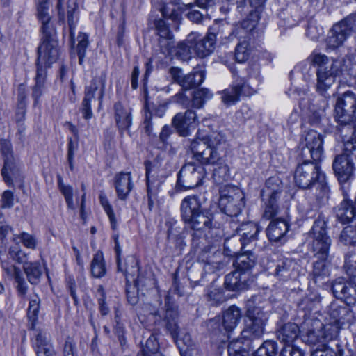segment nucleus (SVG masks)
<instances>
[{
    "instance_id": "nucleus-61",
    "label": "nucleus",
    "mask_w": 356,
    "mask_h": 356,
    "mask_svg": "<svg viewBox=\"0 0 356 356\" xmlns=\"http://www.w3.org/2000/svg\"><path fill=\"white\" fill-rule=\"evenodd\" d=\"M346 126L348 129L353 131V135L350 139L344 142L343 151L350 154L353 152L356 151V128L353 127L352 125Z\"/></svg>"
},
{
    "instance_id": "nucleus-18",
    "label": "nucleus",
    "mask_w": 356,
    "mask_h": 356,
    "mask_svg": "<svg viewBox=\"0 0 356 356\" xmlns=\"http://www.w3.org/2000/svg\"><path fill=\"white\" fill-rule=\"evenodd\" d=\"M253 281L252 275L234 268L233 271L225 275L224 286L229 291H241L249 289Z\"/></svg>"
},
{
    "instance_id": "nucleus-37",
    "label": "nucleus",
    "mask_w": 356,
    "mask_h": 356,
    "mask_svg": "<svg viewBox=\"0 0 356 356\" xmlns=\"http://www.w3.org/2000/svg\"><path fill=\"white\" fill-rule=\"evenodd\" d=\"M77 8V4L75 0H68L67 3V17L70 30V35L72 39L75 36L74 29L78 20V18L76 15Z\"/></svg>"
},
{
    "instance_id": "nucleus-7",
    "label": "nucleus",
    "mask_w": 356,
    "mask_h": 356,
    "mask_svg": "<svg viewBox=\"0 0 356 356\" xmlns=\"http://www.w3.org/2000/svg\"><path fill=\"white\" fill-rule=\"evenodd\" d=\"M12 228L8 225H1L0 227V260L1 266L6 275L13 278L17 283V292L22 298H26L28 285L24 280L21 270L13 264H10L7 261L3 260V257L6 252V236L11 231Z\"/></svg>"
},
{
    "instance_id": "nucleus-11",
    "label": "nucleus",
    "mask_w": 356,
    "mask_h": 356,
    "mask_svg": "<svg viewBox=\"0 0 356 356\" xmlns=\"http://www.w3.org/2000/svg\"><path fill=\"white\" fill-rule=\"evenodd\" d=\"M355 30L356 15H350L332 26L326 39L327 48L333 50L342 46Z\"/></svg>"
},
{
    "instance_id": "nucleus-9",
    "label": "nucleus",
    "mask_w": 356,
    "mask_h": 356,
    "mask_svg": "<svg viewBox=\"0 0 356 356\" xmlns=\"http://www.w3.org/2000/svg\"><path fill=\"white\" fill-rule=\"evenodd\" d=\"M282 191L281 179L277 177H270L266 181L264 188L261 190V197L265 204L263 216L267 219L273 218L278 211L277 200Z\"/></svg>"
},
{
    "instance_id": "nucleus-64",
    "label": "nucleus",
    "mask_w": 356,
    "mask_h": 356,
    "mask_svg": "<svg viewBox=\"0 0 356 356\" xmlns=\"http://www.w3.org/2000/svg\"><path fill=\"white\" fill-rule=\"evenodd\" d=\"M344 268L352 281L356 282V261L353 262L349 258H346Z\"/></svg>"
},
{
    "instance_id": "nucleus-26",
    "label": "nucleus",
    "mask_w": 356,
    "mask_h": 356,
    "mask_svg": "<svg viewBox=\"0 0 356 356\" xmlns=\"http://www.w3.org/2000/svg\"><path fill=\"white\" fill-rule=\"evenodd\" d=\"M157 34L161 38L159 44L163 53L171 52L173 46V35L163 19L155 22Z\"/></svg>"
},
{
    "instance_id": "nucleus-39",
    "label": "nucleus",
    "mask_w": 356,
    "mask_h": 356,
    "mask_svg": "<svg viewBox=\"0 0 356 356\" xmlns=\"http://www.w3.org/2000/svg\"><path fill=\"white\" fill-rule=\"evenodd\" d=\"M167 53H174L180 59L183 60H188L194 54L193 47V45H191V44H188L186 39L184 41L178 43L176 47H175V46L173 45L172 48V51Z\"/></svg>"
},
{
    "instance_id": "nucleus-49",
    "label": "nucleus",
    "mask_w": 356,
    "mask_h": 356,
    "mask_svg": "<svg viewBox=\"0 0 356 356\" xmlns=\"http://www.w3.org/2000/svg\"><path fill=\"white\" fill-rule=\"evenodd\" d=\"M294 265V262L290 259H286L282 261L281 264H277L276 267V275L282 279L291 277Z\"/></svg>"
},
{
    "instance_id": "nucleus-45",
    "label": "nucleus",
    "mask_w": 356,
    "mask_h": 356,
    "mask_svg": "<svg viewBox=\"0 0 356 356\" xmlns=\"http://www.w3.org/2000/svg\"><path fill=\"white\" fill-rule=\"evenodd\" d=\"M57 178L59 190L65 197L67 207L72 210L75 209V206L73 202L72 187L70 185L65 184L60 175H58Z\"/></svg>"
},
{
    "instance_id": "nucleus-36",
    "label": "nucleus",
    "mask_w": 356,
    "mask_h": 356,
    "mask_svg": "<svg viewBox=\"0 0 356 356\" xmlns=\"http://www.w3.org/2000/svg\"><path fill=\"white\" fill-rule=\"evenodd\" d=\"M90 270L92 276L100 278L106 275V268L102 252H97L94 254L90 264Z\"/></svg>"
},
{
    "instance_id": "nucleus-22",
    "label": "nucleus",
    "mask_w": 356,
    "mask_h": 356,
    "mask_svg": "<svg viewBox=\"0 0 356 356\" xmlns=\"http://www.w3.org/2000/svg\"><path fill=\"white\" fill-rule=\"evenodd\" d=\"M255 91V89L250 88L249 83H238L222 91L221 99L225 104L229 106L237 102L241 95H249Z\"/></svg>"
},
{
    "instance_id": "nucleus-56",
    "label": "nucleus",
    "mask_w": 356,
    "mask_h": 356,
    "mask_svg": "<svg viewBox=\"0 0 356 356\" xmlns=\"http://www.w3.org/2000/svg\"><path fill=\"white\" fill-rule=\"evenodd\" d=\"M348 282L344 281V279L342 277H339L334 280L332 283V290L334 296L340 299L341 297L344 296L343 291H346V286Z\"/></svg>"
},
{
    "instance_id": "nucleus-28",
    "label": "nucleus",
    "mask_w": 356,
    "mask_h": 356,
    "mask_svg": "<svg viewBox=\"0 0 356 356\" xmlns=\"http://www.w3.org/2000/svg\"><path fill=\"white\" fill-rule=\"evenodd\" d=\"M115 188L119 199L125 200L133 188L131 174L120 172L115 177Z\"/></svg>"
},
{
    "instance_id": "nucleus-55",
    "label": "nucleus",
    "mask_w": 356,
    "mask_h": 356,
    "mask_svg": "<svg viewBox=\"0 0 356 356\" xmlns=\"http://www.w3.org/2000/svg\"><path fill=\"white\" fill-rule=\"evenodd\" d=\"M77 54L79 56V63L81 64L86 54V48L88 46V36L86 33H80L77 38Z\"/></svg>"
},
{
    "instance_id": "nucleus-62",
    "label": "nucleus",
    "mask_w": 356,
    "mask_h": 356,
    "mask_svg": "<svg viewBox=\"0 0 356 356\" xmlns=\"http://www.w3.org/2000/svg\"><path fill=\"white\" fill-rule=\"evenodd\" d=\"M245 339H242V333L241 337L232 340L228 346V355L234 356L235 353L243 350Z\"/></svg>"
},
{
    "instance_id": "nucleus-46",
    "label": "nucleus",
    "mask_w": 356,
    "mask_h": 356,
    "mask_svg": "<svg viewBox=\"0 0 356 356\" xmlns=\"http://www.w3.org/2000/svg\"><path fill=\"white\" fill-rule=\"evenodd\" d=\"M212 96V93L207 88L197 90L193 92L192 106L194 108H200L207 100L211 99Z\"/></svg>"
},
{
    "instance_id": "nucleus-30",
    "label": "nucleus",
    "mask_w": 356,
    "mask_h": 356,
    "mask_svg": "<svg viewBox=\"0 0 356 356\" xmlns=\"http://www.w3.org/2000/svg\"><path fill=\"white\" fill-rule=\"evenodd\" d=\"M289 230V224L284 219L272 220L267 229V236L270 241H278L282 238Z\"/></svg>"
},
{
    "instance_id": "nucleus-12",
    "label": "nucleus",
    "mask_w": 356,
    "mask_h": 356,
    "mask_svg": "<svg viewBox=\"0 0 356 356\" xmlns=\"http://www.w3.org/2000/svg\"><path fill=\"white\" fill-rule=\"evenodd\" d=\"M206 175L203 165L194 163H186L179 172L177 187L183 191L197 187L203 183Z\"/></svg>"
},
{
    "instance_id": "nucleus-57",
    "label": "nucleus",
    "mask_w": 356,
    "mask_h": 356,
    "mask_svg": "<svg viewBox=\"0 0 356 356\" xmlns=\"http://www.w3.org/2000/svg\"><path fill=\"white\" fill-rule=\"evenodd\" d=\"M97 292L100 296L97 300L99 311L102 316H105L108 314L110 309L106 302V293L102 286H98Z\"/></svg>"
},
{
    "instance_id": "nucleus-48",
    "label": "nucleus",
    "mask_w": 356,
    "mask_h": 356,
    "mask_svg": "<svg viewBox=\"0 0 356 356\" xmlns=\"http://www.w3.org/2000/svg\"><path fill=\"white\" fill-rule=\"evenodd\" d=\"M277 349V344L275 341H266L254 353L253 356H275Z\"/></svg>"
},
{
    "instance_id": "nucleus-23",
    "label": "nucleus",
    "mask_w": 356,
    "mask_h": 356,
    "mask_svg": "<svg viewBox=\"0 0 356 356\" xmlns=\"http://www.w3.org/2000/svg\"><path fill=\"white\" fill-rule=\"evenodd\" d=\"M196 120V114L192 110H187L185 113H179L172 119V124L181 136L190 134V129L193 127Z\"/></svg>"
},
{
    "instance_id": "nucleus-15",
    "label": "nucleus",
    "mask_w": 356,
    "mask_h": 356,
    "mask_svg": "<svg viewBox=\"0 0 356 356\" xmlns=\"http://www.w3.org/2000/svg\"><path fill=\"white\" fill-rule=\"evenodd\" d=\"M323 138L316 131L311 130L301 143L300 156L304 159L318 161L323 154Z\"/></svg>"
},
{
    "instance_id": "nucleus-6",
    "label": "nucleus",
    "mask_w": 356,
    "mask_h": 356,
    "mask_svg": "<svg viewBox=\"0 0 356 356\" xmlns=\"http://www.w3.org/2000/svg\"><path fill=\"white\" fill-rule=\"evenodd\" d=\"M245 326L242 330L244 337L253 336L260 339L264 332V326L268 320V313L264 307L257 302L255 298L249 299L246 302Z\"/></svg>"
},
{
    "instance_id": "nucleus-58",
    "label": "nucleus",
    "mask_w": 356,
    "mask_h": 356,
    "mask_svg": "<svg viewBox=\"0 0 356 356\" xmlns=\"http://www.w3.org/2000/svg\"><path fill=\"white\" fill-rule=\"evenodd\" d=\"M204 138L208 142L209 146L216 150L218 146L220 145L225 141L224 135L220 132H213Z\"/></svg>"
},
{
    "instance_id": "nucleus-63",
    "label": "nucleus",
    "mask_w": 356,
    "mask_h": 356,
    "mask_svg": "<svg viewBox=\"0 0 356 356\" xmlns=\"http://www.w3.org/2000/svg\"><path fill=\"white\" fill-rule=\"evenodd\" d=\"M341 350L338 346L337 350H335L328 346L325 348L314 350L311 356H341Z\"/></svg>"
},
{
    "instance_id": "nucleus-20",
    "label": "nucleus",
    "mask_w": 356,
    "mask_h": 356,
    "mask_svg": "<svg viewBox=\"0 0 356 356\" xmlns=\"http://www.w3.org/2000/svg\"><path fill=\"white\" fill-rule=\"evenodd\" d=\"M333 170L340 183L348 181L353 175V163L348 152L338 155L333 162Z\"/></svg>"
},
{
    "instance_id": "nucleus-59",
    "label": "nucleus",
    "mask_w": 356,
    "mask_h": 356,
    "mask_svg": "<svg viewBox=\"0 0 356 356\" xmlns=\"http://www.w3.org/2000/svg\"><path fill=\"white\" fill-rule=\"evenodd\" d=\"M8 255L13 260L17 263L24 264V262H26L25 259L26 258V254L19 246L10 247L8 250Z\"/></svg>"
},
{
    "instance_id": "nucleus-52",
    "label": "nucleus",
    "mask_w": 356,
    "mask_h": 356,
    "mask_svg": "<svg viewBox=\"0 0 356 356\" xmlns=\"http://www.w3.org/2000/svg\"><path fill=\"white\" fill-rule=\"evenodd\" d=\"M99 201L101 205L103 207L105 212L108 215L109 218V220L111 225V228L113 230H115L117 229V220L115 216V213L113 211L112 207L110 205L108 200L104 193H101L99 195Z\"/></svg>"
},
{
    "instance_id": "nucleus-60",
    "label": "nucleus",
    "mask_w": 356,
    "mask_h": 356,
    "mask_svg": "<svg viewBox=\"0 0 356 356\" xmlns=\"http://www.w3.org/2000/svg\"><path fill=\"white\" fill-rule=\"evenodd\" d=\"M344 296L340 299L344 300L347 304H353L356 302V285L353 283L348 282L346 291L343 292Z\"/></svg>"
},
{
    "instance_id": "nucleus-10",
    "label": "nucleus",
    "mask_w": 356,
    "mask_h": 356,
    "mask_svg": "<svg viewBox=\"0 0 356 356\" xmlns=\"http://www.w3.org/2000/svg\"><path fill=\"white\" fill-rule=\"evenodd\" d=\"M106 78V74L102 72L94 76L90 86L85 88L84 97L80 108V111L84 119L90 120L93 116L91 102L95 97V92L97 91H98L99 106L102 105L105 91Z\"/></svg>"
},
{
    "instance_id": "nucleus-4",
    "label": "nucleus",
    "mask_w": 356,
    "mask_h": 356,
    "mask_svg": "<svg viewBox=\"0 0 356 356\" xmlns=\"http://www.w3.org/2000/svg\"><path fill=\"white\" fill-rule=\"evenodd\" d=\"M309 59L316 70V91L327 97V90L334 84L336 77L341 74L340 63L333 58H329L325 54L313 53Z\"/></svg>"
},
{
    "instance_id": "nucleus-5",
    "label": "nucleus",
    "mask_w": 356,
    "mask_h": 356,
    "mask_svg": "<svg viewBox=\"0 0 356 356\" xmlns=\"http://www.w3.org/2000/svg\"><path fill=\"white\" fill-rule=\"evenodd\" d=\"M50 7L49 0H38L37 10L38 19L42 22V31L43 33L42 42L40 45L41 58L45 56V54L50 48L49 51L51 54V58H55L56 55V47H58V42L56 39V30L51 22V16L49 14Z\"/></svg>"
},
{
    "instance_id": "nucleus-41",
    "label": "nucleus",
    "mask_w": 356,
    "mask_h": 356,
    "mask_svg": "<svg viewBox=\"0 0 356 356\" xmlns=\"http://www.w3.org/2000/svg\"><path fill=\"white\" fill-rule=\"evenodd\" d=\"M156 3H161L163 6L160 8V11L161 12L163 16L165 18L170 19L172 21H179L180 19V15L177 11H176L175 6L172 7L168 6L169 3H175L177 0H155Z\"/></svg>"
},
{
    "instance_id": "nucleus-21",
    "label": "nucleus",
    "mask_w": 356,
    "mask_h": 356,
    "mask_svg": "<svg viewBox=\"0 0 356 356\" xmlns=\"http://www.w3.org/2000/svg\"><path fill=\"white\" fill-rule=\"evenodd\" d=\"M47 51L45 54V56L41 58L40 47H38V63H37V71L35 76V86L45 88L44 84L47 76V68L49 67L52 63L56 62L58 58V49L56 47V55L55 58H51V54L50 53V48H47Z\"/></svg>"
},
{
    "instance_id": "nucleus-35",
    "label": "nucleus",
    "mask_w": 356,
    "mask_h": 356,
    "mask_svg": "<svg viewBox=\"0 0 356 356\" xmlns=\"http://www.w3.org/2000/svg\"><path fill=\"white\" fill-rule=\"evenodd\" d=\"M23 267L29 282L34 285L39 284L43 273L41 264L37 261L24 262Z\"/></svg>"
},
{
    "instance_id": "nucleus-14",
    "label": "nucleus",
    "mask_w": 356,
    "mask_h": 356,
    "mask_svg": "<svg viewBox=\"0 0 356 356\" xmlns=\"http://www.w3.org/2000/svg\"><path fill=\"white\" fill-rule=\"evenodd\" d=\"M216 40V35L211 32H209L204 37L198 33L192 32L186 37L187 42L193 47L194 54L200 58H204L213 51Z\"/></svg>"
},
{
    "instance_id": "nucleus-24",
    "label": "nucleus",
    "mask_w": 356,
    "mask_h": 356,
    "mask_svg": "<svg viewBox=\"0 0 356 356\" xmlns=\"http://www.w3.org/2000/svg\"><path fill=\"white\" fill-rule=\"evenodd\" d=\"M180 209L181 218L186 223L196 214L203 211L200 200L195 195L187 196L184 198Z\"/></svg>"
},
{
    "instance_id": "nucleus-34",
    "label": "nucleus",
    "mask_w": 356,
    "mask_h": 356,
    "mask_svg": "<svg viewBox=\"0 0 356 356\" xmlns=\"http://www.w3.org/2000/svg\"><path fill=\"white\" fill-rule=\"evenodd\" d=\"M205 72L202 70H195L184 76L180 81V86L184 90H190L200 86L204 80Z\"/></svg>"
},
{
    "instance_id": "nucleus-13",
    "label": "nucleus",
    "mask_w": 356,
    "mask_h": 356,
    "mask_svg": "<svg viewBox=\"0 0 356 356\" xmlns=\"http://www.w3.org/2000/svg\"><path fill=\"white\" fill-rule=\"evenodd\" d=\"M1 152L3 156V166L1 175L3 181L8 186H13V180L20 176L21 163L13 155L12 145L7 140L0 142Z\"/></svg>"
},
{
    "instance_id": "nucleus-25",
    "label": "nucleus",
    "mask_w": 356,
    "mask_h": 356,
    "mask_svg": "<svg viewBox=\"0 0 356 356\" xmlns=\"http://www.w3.org/2000/svg\"><path fill=\"white\" fill-rule=\"evenodd\" d=\"M257 261V255L252 251L246 250L236 256L233 262V267L241 272L252 274V270Z\"/></svg>"
},
{
    "instance_id": "nucleus-8",
    "label": "nucleus",
    "mask_w": 356,
    "mask_h": 356,
    "mask_svg": "<svg viewBox=\"0 0 356 356\" xmlns=\"http://www.w3.org/2000/svg\"><path fill=\"white\" fill-rule=\"evenodd\" d=\"M356 96L348 91L339 97L335 104L336 121L340 125H352L356 128Z\"/></svg>"
},
{
    "instance_id": "nucleus-43",
    "label": "nucleus",
    "mask_w": 356,
    "mask_h": 356,
    "mask_svg": "<svg viewBox=\"0 0 356 356\" xmlns=\"http://www.w3.org/2000/svg\"><path fill=\"white\" fill-rule=\"evenodd\" d=\"M40 307V299L38 295H33L30 297L29 307L27 309V316L32 322V328L34 323L38 320V313Z\"/></svg>"
},
{
    "instance_id": "nucleus-47",
    "label": "nucleus",
    "mask_w": 356,
    "mask_h": 356,
    "mask_svg": "<svg viewBox=\"0 0 356 356\" xmlns=\"http://www.w3.org/2000/svg\"><path fill=\"white\" fill-rule=\"evenodd\" d=\"M339 241L344 245H355L356 243V225H348L344 227L340 234Z\"/></svg>"
},
{
    "instance_id": "nucleus-3",
    "label": "nucleus",
    "mask_w": 356,
    "mask_h": 356,
    "mask_svg": "<svg viewBox=\"0 0 356 356\" xmlns=\"http://www.w3.org/2000/svg\"><path fill=\"white\" fill-rule=\"evenodd\" d=\"M146 307L149 312V315L154 318V323L164 326L173 339L176 340L181 352L187 351L192 348L193 343L190 334H184L181 337L179 336L178 308L175 303L170 301L168 296L165 298V311L163 314L150 306Z\"/></svg>"
},
{
    "instance_id": "nucleus-32",
    "label": "nucleus",
    "mask_w": 356,
    "mask_h": 356,
    "mask_svg": "<svg viewBox=\"0 0 356 356\" xmlns=\"http://www.w3.org/2000/svg\"><path fill=\"white\" fill-rule=\"evenodd\" d=\"M241 318V309L232 305L226 309L222 316V326L227 332H232L238 325Z\"/></svg>"
},
{
    "instance_id": "nucleus-2",
    "label": "nucleus",
    "mask_w": 356,
    "mask_h": 356,
    "mask_svg": "<svg viewBox=\"0 0 356 356\" xmlns=\"http://www.w3.org/2000/svg\"><path fill=\"white\" fill-rule=\"evenodd\" d=\"M295 184L302 189L315 188V195L318 200L327 198L330 189L325 181V176L320 171L317 163L310 160L299 164L294 172Z\"/></svg>"
},
{
    "instance_id": "nucleus-29",
    "label": "nucleus",
    "mask_w": 356,
    "mask_h": 356,
    "mask_svg": "<svg viewBox=\"0 0 356 356\" xmlns=\"http://www.w3.org/2000/svg\"><path fill=\"white\" fill-rule=\"evenodd\" d=\"M115 119L118 129L121 131H127L132 123V118L130 108L123 106L118 102L114 106Z\"/></svg>"
},
{
    "instance_id": "nucleus-1",
    "label": "nucleus",
    "mask_w": 356,
    "mask_h": 356,
    "mask_svg": "<svg viewBox=\"0 0 356 356\" xmlns=\"http://www.w3.org/2000/svg\"><path fill=\"white\" fill-rule=\"evenodd\" d=\"M313 238L312 250L318 259L314 264L313 278L316 282L329 276L328 266L326 260L328 257L331 240L326 233V222L323 219H316L309 232Z\"/></svg>"
},
{
    "instance_id": "nucleus-38",
    "label": "nucleus",
    "mask_w": 356,
    "mask_h": 356,
    "mask_svg": "<svg viewBox=\"0 0 356 356\" xmlns=\"http://www.w3.org/2000/svg\"><path fill=\"white\" fill-rule=\"evenodd\" d=\"M213 165L215 166L213 169V178L214 181L218 184H220L227 181L229 176V170L228 165L224 162L223 159L220 157V161L217 162Z\"/></svg>"
},
{
    "instance_id": "nucleus-19",
    "label": "nucleus",
    "mask_w": 356,
    "mask_h": 356,
    "mask_svg": "<svg viewBox=\"0 0 356 356\" xmlns=\"http://www.w3.org/2000/svg\"><path fill=\"white\" fill-rule=\"evenodd\" d=\"M219 206L226 215L237 217L244 207L243 195L238 190L232 194H222L219 200Z\"/></svg>"
},
{
    "instance_id": "nucleus-54",
    "label": "nucleus",
    "mask_w": 356,
    "mask_h": 356,
    "mask_svg": "<svg viewBox=\"0 0 356 356\" xmlns=\"http://www.w3.org/2000/svg\"><path fill=\"white\" fill-rule=\"evenodd\" d=\"M15 238H19L23 245L31 250H35L38 245V240L36 237L28 232H23L18 235H15L14 241Z\"/></svg>"
},
{
    "instance_id": "nucleus-16",
    "label": "nucleus",
    "mask_w": 356,
    "mask_h": 356,
    "mask_svg": "<svg viewBox=\"0 0 356 356\" xmlns=\"http://www.w3.org/2000/svg\"><path fill=\"white\" fill-rule=\"evenodd\" d=\"M302 341L312 347L314 350L325 348L329 342L334 337V332L332 329H325L322 323L319 328L309 329L302 334Z\"/></svg>"
},
{
    "instance_id": "nucleus-42",
    "label": "nucleus",
    "mask_w": 356,
    "mask_h": 356,
    "mask_svg": "<svg viewBox=\"0 0 356 356\" xmlns=\"http://www.w3.org/2000/svg\"><path fill=\"white\" fill-rule=\"evenodd\" d=\"M196 160L202 165H215L217 162L220 161V156L216 149L209 147Z\"/></svg>"
},
{
    "instance_id": "nucleus-53",
    "label": "nucleus",
    "mask_w": 356,
    "mask_h": 356,
    "mask_svg": "<svg viewBox=\"0 0 356 356\" xmlns=\"http://www.w3.org/2000/svg\"><path fill=\"white\" fill-rule=\"evenodd\" d=\"M257 25V20L248 17L244 19L241 23V29L240 31L241 34H245V38L250 40L251 36L254 35V31Z\"/></svg>"
},
{
    "instance_id": "nucleus-50",
    "label": "nucleus",
    "mask_w": 356,
    "mask_h": 356,
    "mask_svg": "<svg viewBox=\"0 0 356 356\" xmlns=\"http://www.w3.org/2000/svg\"><path fill=\"white\" fill-rule=\"evenodd\" d=\"M207 298L213 305L220 304L225 301L222 291L219 288L215 287L213 284L208 288Z\"/></svg>"
},
{
    "instance_id": "nucleus-17",
    "label": "nucleus",
    "mask_w": 356,
    "mask_h": 356,
    "mask_svg": "<svg viewBox=\"0 0 356 356\" xmlns=\"http://www.w3.org/2000/svg\"><path fill=\"white\" fill-rule=\"evenodd\" d=\"M236 234L225 241V247L231 248L232 242L240 241L241 247L254 243L257 240V234L260 232L259 225L253 222L242 223L236 229Z\"/></svg>"
},
{
    "instance_id": "nucleus-33",
    "label": "nucleus",
    "mask_w": 356,
    "mask_h": 356,
    "mask_svg": "<svg viewBox=\"0 0 356 356\" xmlns=\"http://www.w3.org/2000/svg\"><path fill=\"white\" fill-rule=\"evenodd\" d=\"M186 224L193 230L203 232L211 227L212 218L211 215L202 211L193 217Z\"/></svg>"
},
{
    "instance_id": "nucleus-51",
    "label": "nucleus",
    "mask_w": 356,
    "mask_h": 356,
    "mask_svg": "<svg viewBox=\"0 0 356 356\" xmlns=\"http://www.w3.org/2000/svg\"><path fill=\"white\" fill-rule=\"evenodd\" d=\"M209 146L206 138H197L191 142L190 148L193 154L194 158L197 159Z\"/></svg>"
},
{
    "instance_id": "nucleus-31",
    "label": "nucleus",
    "mask_w": 356,
    "mask_h": 356,
    "mask_svg": "<svg viewBox=\"0 0 356 356\" xmlns=\"http://www.w3.org/2000/svg\"><path fill=\"white\" fill-rule=\"evenodd\" d=\"M300 335V329L297 324L288 323L284 324L277 332V339L286 346H290Z\"/></svg>"
},
{
    "instance_id": "nucleus-27",
    "label": "nucleus",
    "mask_w": 356,
    "mask_h": 356,
    "mask_svg": "<svg viewBox=\"0 0 356 356\" xmlns=\"http://www.w3.org/2000/svg\"><path fill=\"white\" fill-rule=\"evenodd\" d=\"M337 218L343 224L350 223L356 217V202L353 204L346 195L336 211Z\"/></svg>"
},
{
    "instance_id": "nucleus-44",
    "label": "nucleus",
    "mask_w": 356,
    "mask_h": 356,
    "mask_svg": "<svg viewBox=\"0 0 356 356\" xmlns=\"http://www.w3.org/2000/svg\"><path fill=\"white\" fill-rule=\"evenodd\" d=\"M159 344L155 335L152 334L146 341L145 345L143 346L142 350L137 356H152L158 353Z\"/></svg>"
},
{
    "instance_id": "nucleus-40",
    "label": "nucleus",
    "mask_w": 356,
    "mask_h": 356,
    "mask_svg": "<svg viewBox=\"0 0 356 356\" xmlns=\"http://www.w3.org/2000/svg\"><path fill=\"white\" fill-rule=\"evenodd\" d=\"M251 49L248 39L240 40L235 48V59L238 63H244L250 57Z\"/></svg>"
}]
</instances>
